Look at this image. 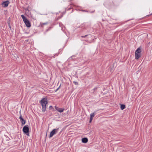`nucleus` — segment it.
<instances>
[{
  "mask_svg": "<svg viewBox=\"0 0 152 152\" xmlns=\"http://www.w3.org/2000/svg\"><path fill=\"white\" fill-rule=\"evenodd\" d=\"M88 35H86L84 36H82V37H83V38H85L86 36H87Z\"/></svg>",
  "mask_w": 152,
  "mask_h": 152,
  "instance_id": "nucleus-18",
  "label": "nucleus"
},
{
  "mask_svg": "<svg viewBox=\"0 0 152 152\" xmlns=\"http://www.w3.org/2000/svg\"><path fill=\"white\" fill-rule=\"evenodd\" d=\"M73 83L75 85H78V83L77 82L74 81Z\"/></svg>",
  "mask_w": 152,
  "mask_h": 152,
  "instance_id": "nucleus-14",
  "label": "nucleus"
},
{
  "mask_svg": "<svg viewBox=\"0 0 152 152\" xmlns=\"http://www.w3.org/2000/svg\"><path fill=\"white\" fill-rule=\"evenodd\" d=\"M55 107L56 110L60 113L63 112L64 110V108H59L58 107H56V106H55Z\"/></svg>",
  "mask_w": 152,
  "mask_h": 152,
  "instance_id": "nucleus-6",
  "label": "nucleus"
},
{
  "mask_svg": "<svg viewBox=\"0 0 152 152\" xmlns=\"http://www.w3.org/2000/svg\"><path fill=\"white\" fill-rule=\"evenodd\" d=\"M20 121L23 125L25 124L26 120H24L23 118L20 120Z\"/></svg>",
  "mask_w": 152,
  "mask_h": 152,
  "instance_id": "nucleus-11",
  "label": "nucleus"
},
{
  "mask_svg": "<svg viewBox=\"0 0 152 152\" xmlns=\"http://www.w3.org/2000/svg\"><path fill=\"white\" fill-rule=\"evenodd\" d=\"M96 114L95 113H92L90 114V118H91L93 119V118L94 117L95 114Z\"/></svg>",
  "mask_w": 152,
  "mask_h": 152,
  "instance_id": "nucleus-9",
  "label": "nucleus"
},
{
  "mask_svg": "<svg viewBox=\"0 0 152 152\" xmlns=\"http://www.w3.org/2000/svg\"><path fill=\"white\" fill-rule=\"evenodd\" d=\"M92 119H93L92 118H90V121H89V122L90 123H91V121L92 120Z\"/></svg>",
  "mask_w": 152,
  "mask_h": 152,
  "instance_id": "nucleus-17",
  "label": "nucleus"
},
{
  "mask_svg": "<svg viewBox=\"0 0 152 152\" xmlns=\"http://www.w3.org/2000/svg\"><path fill=\"white\" fill-rule=\"evenodd\" d=\"M10 2L8 1H4L2 2L1 4L3 6L6 7L8 5Z\"/></svg>",
  "mask_w": 152,
  "mask_h": 152,
  "instance_id": "nucleus-7",
  "label": "nucleus"
},
{
  "mask_svg": "<svg viewBox=\"0 0 152 152\" xmlns=\"http://www.w3.org/2000/svg\"><path fill=\"white\" fill-rule=\"evenodd\" d=\"M59 88H58L57 89V90H58V89Z\"/></svg>",
  "mask_w": 152,
  "mask_h": 152,
  "instance_id": "nucleus-23",
  "label": "nucleus"
},
{
  "mask_svg": "<svg viewBox=\"0 0 152 152\" xmlns=\"http://www.w3.org/2000/svg\"><path fill=\"white\" fill-rule=\"evenodd\" d=\"M19 118L20 119V121L23 119L21 115H20V116L19 117Z\"/></svg>",
  "mask_w": 152,
  "mask_h": 152,
  "instance_id": "nucleus-15",
  "label": "nucleus"
},
{
  "mask_svg": "<svg viewBox=\"0 0 152 152\" xmlns=\"http://www.w3.org/2000/svg\"><path fill=\"white\" fill-rule=\"evenodd\" d=\"M97 89V87H95L94 89H93L91 91H92V92L93 93H94L95 92V91Z\"/></svg>",
  "mask_w": 152,
  "mask_h": 152,
  "instance_id": "nucleus-12",
  "label": "nucleus"
},
{
  "mask_svg": "<svg viewBox=\"0 0 152 152\" xmlns=\"http://www.w3.org/2000/svg\"><path fill=\"white\" fill-rule=\"evenodd\" d=\"M47 23H41V25L42 26L43 25H46V24H47Z\"/></svg>",
  "mask_w": 152,
  "mask_h": 152,
  "instance_id": "nucleus-13",
  "label": "nucleus"
},
{
  "mask_svg": "<svg viewBox=\"0 0 152 152\" xmlns=\"http://www.w3.org/2000/svg\"><path fill=\"white\" fill-rule=\"evenodd\" d=\"M121 110H123L125 108V106L124 104H122L121 105Z\"/></svg>",
  "mask_w": 152,
  "mask_h": 152,
  "instance_id": "nucleus-10",
  "label": "nucleus"
},
{
  "mask_svg": "<svg viewBox=\"0 0 152 152\" xmlns=\"http://www.w3.org/2000/svg\"><path fill=\"white\" fill-rule=\"evenodd\" d=\"M10 139L9 138H8V139H7V140L8 141Z\"/></svg>",
  "mask_w": 152,
  "mask_h": 152,
  "instance_id": "nucleus-19",
  "label": "nucleus"
},
{
  "mask_svg": "<svg viewBox=\"0 0 152 152\" xmlns=\"http://www.w3.org/2000/svg\"><path fill=\"white\" fill-rule=\"evenodd\" d=\"M72 58V57H70L69 58V59H70L71 58Z\"/></svg>",
  "mask_w": 152,
  "mask_h": 152,
  "instance_id": "nucleus-20",
  "label": "nucleus"
},
{
  "mask_svg": "<svg viewBox=\"0 0 152 152\" xmlns=\"http://www.w3.org/2000/svg\"><path fill=\"white\" fill-rule=\"evenodd\" d=\"M141 52V49L140 48L137 49L135 51V58L136 59H138L140 57V52Z\"/></svg>",
  "mask_w": 152,
  "mask_h": 152,
  "instance_id": "nucleus-2",
  "label": "nucleus"
},
{
  "mask_svg": "<svg viewBox=\"0 0 152 152\" xmlns=\"http://www.w3.org/2000/svg\"><path fill=\"white\" fill-rule=\"evenodd\" d=\"M23 22L25 23L26 26L28 27H30L31 26V23L28 20H23Z\"/></svg>",
  "mask_w": 152,
  "mask_h": 152,
  "instance_id": "nucleus-5",
  "label": "nucleus"
},
{
  "mask_svg": "<svg viewBox=\"0 0 152 152\" xmlns=\"http://www.w3.org/2000/svg\"><path fill=\"white\" fill-rule=\"evenodd\" d=\"M23 132L24 134H26L28 136H29V128L28 125L24 126L23 129Z\"/></svg>",
  "mask_w": 152,
  "mask_h": 152,
  "instance_id": "nucleus-3",
  "label": "nucleus"
},
{
  "mask_svg": "<svg viewBox=\"0 0 152 152\" xmlns=\"http://www.w3.org/2000/svg\"><path fill=\"white\" fill-rule=\"evenodd\" d=\"M21 17L23 19H25V17L23 15H21Z\"/></svg>",
  "mask_w": 152,
  "mask_h": 152,
  "instance_id": "nucleus-16",
  "label": "nucleus"
},
{
  "mask_svg": "<svg viewBox=\"0 0 152 152\" xmlns=\"http://www.w3.org/2000/svg\"><path fill=\"white\" fill-rule=\"evenodd\" d=\"M52 107V106H50L49 107Z\"/></svg>",
  "mask_w": 152,
  "mask_h": 152,
  "instance_id": "nucleus-22",
  "label": "nucleus"
},
{
  "mask_svg": "<svg viewBox=\"0 0 152 152\" xmlns=\"http://www.w3.org/2000/svg\"><path fill=\"white\" fill-rule=\"evenodd\" d=\"M6 137H7V136H5Z\"/></svg>",
  "mask_w": 152,
  "mask_h": 152,
  "instance_id": "nucleus-24",
  "label": "nucleus"
},
{
  "mask_svg": "<svg viewBox=\"0 0 152 152\" xmlns=\"http://www.w3.org/2000/svg\"><path fill=\"white\" fill-rule=\"evenodd\" d=\"M58 128L54 129L50 132L49 137H52L54 134H56L58 132Z\"/></svg>",
  "mask_w": 152,
  "mask_h": 152,
  "instance_id": "nucleus-4",
  "label": "nucleus"
},
{
  "mask_svg": "<svg viewBox=\"0 0 152 152\" xmlns=\"http://www.w3.org/2000/svg\"><path fill=\"white\" fill-rule=\"evenodd\" d=\"M82 141L83 143H86L88 141V139L87 138H84L82 139Z\"/></svg>",
  "mask_w": 152,
  "mask_h": 152,
  "instance_id": "nucleus-8",
  "label": "nucleus"
},
{
  "mask_svg": "<svg viewBox=\"0 0 152 152\" xmlns=\"http://www.w3.org/2000/svg\"><path fill=\"white\" fill-rule=\"evenodd\" d=\"M40 103L42 107V111L44 112L46 110V105L48 103L46 98L42 99L40 101Z\"/></svg>",
  "mask_w": 152,
  "mask_h": 152,
  "instance_id": "nucleus-1",
  "label": "nucleus"
},
{
  "mask_svg": "<svg viewBox=\"0 0 152 152\" xmlns=\"http://www.w3.org/2000/svg\"><path fill=\"white\" fill-rule=\"evenodd\" d=\"M82 11H84V12L86 11L85 10H82Z\"/></svg>",
  "mask_w": 152,
  "mask_h": 152,
  "instance_id": "nucleus-21",
  "label": "nucleus"
}]
</instances>
